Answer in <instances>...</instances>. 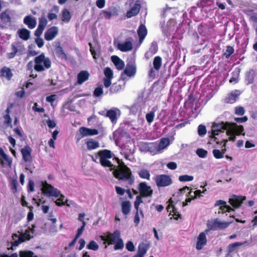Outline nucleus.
<instances>
[{
	"instance_id": "nucleus-1",
	"label": "nucleus",
	"mask_w": 257,
	"mask_h": 257,
	"mask_svg": "<svg viewBox=\"0 0 257 257\" xmlns=\"http://www.w3.org/2000/svg\"><path fill=\"white\" fill-rule=\"evenodd\" d=\"M110 170H113V175L116 179L127 181L130 185L134 184L135 179L132 175V171L123 162L119 165L114 166V168L110 169Z\"/></svg>"
},
{
	"instance_id": "nucleus-2",
	"label": "nucleus",
	"mask_w": 257,
	"mask_h": 257,
	"mask_svg": "<svg viewBox=\"0 0 257 257\" xmlns=\"http://www.w3.org/2000/svg\"><path fill=\"white\" fill-rule=\"evenodd\" d=\"M34 69L36 72H40L48 69L51 67V61L49 57L42 53L36 56L34 60Z\"/></svg>"
},
{
	"instance_id": "nucleus-3",
	"label": "nucleus",
	"mask_w": 257,
	"mask_h": 257,
	"mask_svg": "<svg viewBox=\"0 0 257 257\" xmlns=\"http://www.w3.org/2000/svg\"><path fill=\"white\" fill-rule=\"evenodd\" d=\"M97 155L100 159V163L103 167L114 168V166L108 159L112 157V153L108 150H102L97 152Z\"/></svg>"
},
{
	"instance_id": "nucleus-4",
	"label": "nucleus",
	"mask_w": 257,
	"mask_h": 257,
	"mask_svg": "<svg viewBox=\"0 0 257 257\" xmlns=\"http://www.w3.org/2000/svg\"><path fill=\"white\" fill-rule=\"evenodd\" d=\"M236 125V123L235 122H229L226 121H221L220 122L216 123L213 122L211 127L212 133L214 136H217L219 133L223 132L225 130H228L230 128V125Z\"/></svg>"
},
{
	"instance_id": "nucleus-5",
	"label": "nucleus",
	"mask_w": 257,
	"mask_h": 257,
	"mask_svg": "<svg viewBox=\"0 0 257 257\" xmlns=\"http://www.w3.org/2000/svg\"><path fill=\"white\" fill-rule=\"evenodd\" d=\"M230 223L229 222L220 221L218 219H216L213 221H208L207 224L208 229H206L205 232L207 233L210 230L224 229L229 225Z\"/></svg>"
},
{
	"instance_id": "nucleus-6",
	"label": "nucleus",
	"mask_w": 257,
	"mask_h": 257,
	"mask_svg": "<svg viewBox=\"0 0 257 257\" xmlns=\"http://www.w3.org/2000/svg\"><path fill=\"white\" fill-rule=\"evenodd\" d=\"M30 232L29 229H26L24 233H21L20 235H18L16 233L13 234L12 238L14 241L12 242V246H17L25 240H30L33 237L30 235Z\"/></svg>"
},
{
	"instance_id": "nucleus-7",
	"label": "nucleus",
	"mask_w": 257,
	"mask_h": 257,
	"mask_svg": "<svg viewBox=\"0 0 257 257\" xmlns=\"http://www.w3.org/2000/svg\"><path fill=\"white\" fill-rule=\"evenodd\" d=\"M154 180L158 188L169 186L173 183L171 177L166 174L157 175Z\"/></svg>"
},
{
	"instance_id": "nucleus-8",
	"label": "nucleus",
	"mask_w": 257,
	"mask_h": 257,
	"mask_svg": "<svg viewBox=\"0 0 257 257\" xmlns=\"http://www.w3.org/2000/svg\"><path fill=\"white\" fill-rule=\"evenodd\" d=\"M42 191L44 194L48 197H58L60 194L59 190L48 184L46 181L42 183Z\"/></svg>"
},
{
	"instance_id": "nucleus-9",
	"label": "nucleus",
	"mask_w": 257,
	"mask_h": 257,
	"mask_svg": "<svg viewBox=\"0 0 257 257\" xmlns=\"http://www.w3.org/2000/svg\"><path fill=\"white\" fill-rule=\"evenodd\" d=\"M79 132V133L76 134L75 137L77 142L85 137L92 136L98 134V131L97 129L89 128L84 126L80 127Z\"/></svg>"
},
{
	"instance_id": "nucleus-10",
	"label": "nucleus",
	"mask_w": 257,
	"mask_h": 257,
	"mask_svg": "<svg viewBox=\"0 0 257 257\" xmlns=\"http://www.w3.org/2000/svg\"><path fill=\"white\" fill-rule=\"evenodd\" d=\"M120 237V231L117 229L115 230L112 233L107 232L106 235H102L100 236L101 239L103 241L107 242L109 245L114 243Z\"/></svg>"
},
{
	"instance_id": "nucleus-11",
	"label": "nucleus",
	"mask_w": 257,
	"mask_h": 257,
	"mask_svg": "<svg viewBox=\"0 0 257 257\" xmlns=\"http://www.w3.org/2000/svg\"><path fill=\"white\" fill-rule=\"evenodd\" d=\"M138 189L139 190L140 195L143 197H151L153 195V191L150 186H148L145 182L139 183Z\"/></svg>"
},
{
	"instance_id": "nucleus-12",
	"label": "nucleus",
	"mask_w": 257,
	"mask_h": 257,
	"mask_svg": "<svg viewBox=\"0 0 257 257\" xmlns=\"http://www.w3.org/2000/svg\"><path fill=\"white\" fill-rule=\"evenodd\" d=\"M58 28L56 26H52L48 29L44 34V38L46 41L53 40L58 34Z\"/></svg>"
},
{
	"instance_id": "nucleus-13",
	"label": "nucleus",
	"mask_w": 257,
	"mask_h": 257,
	"mask_svg": "<svg viewBox=\"0 0 257 257\" xmlns=\"http://www.w3.org/2000/svg\"><path fill=\"white\" fill-rule=\"evenodd\" d=\"M141 8L140 1L137 0L131 9L126 12V17L127 18H131L136 16L139 13Z\"/></svg>"
},
{
	"instance_id": "nucleus-14",
	"label": "nucleus",
	"mask_w": 257,
	"mask_h": 257,
	"mask_svg": "<svg viewBox=\"0 0 257 257\" xmlns=\"http://www.w3.org/2000/svg\"><path fill=\"white\" fill-rule=\"evenodd\" d=\"M157 148V144L154 143L142 142L140 144V149L143 151L155 153Z\"/></svg>"
},
{
	"instance_id": "nucleus-15",
	"label": "nucleus",
	"mask_w": 257,
	"mask_h": 257,
	"mask_svg": "<svg viewBox=\"0 0 257 257\" xmlns=\"http://www.w3.org/2000/svg\"><path fill=\"white\" fill-rule=\"evenodd\" d=\"M218 206H220V211H218V213H220V212L224 213L226 212H230L231 211H234V209H232L229 205L226 204V203L225 201L222 200H218L216 201L215 204H214V206L216 207Z\"/></svg>"
},
{
	"instance_id": "nucleus-16",
	"label": "nucleus",
	"mask_w": 257,
	"mask_h": 257,
	"mask_svg": "<svg viewBox=\"0 0 257 257\" xmlns=\"http://www.w3.org/2000/svg\"><path fill=\"white\" fill-rule=\"evenodd\" d=\"M23 159L26 162L32 161L31 156L32 149L29 146H26L21 150Z\"/></svg>"
},
{
	"instance_id": "nucleus-17",
	"label": "nucleus",
	"mask_w": 257,
	"mask_h": 257,
	"mask_svg": "<svg viewBox=\"0 0 257 257\" xmlns=\"http://www.w3.org/2000/svg\"><path fill=\"white\" fill-rule=\"evenodd\" d=\"M207 243V238L204 232H201L197 237L196 248L201 250Z\"/></svg>"
},
{
	"instance_id": "nucleus-18",
	"label": "nucleus",
	"mask_w": 257,
	"mask_h": 257,
	"mask_svg": "<svg viewBox=\"0 0 257 257\" xmlns=\"http://www.w3.org/2000/svg\"><path fill=\"white\" fill-rule=\"evenodd\" d=\"M103 17L106 20H109L112 16L118 15V10L115 7L109 8L108 10H103L102 12Z\"/></svg>"
},
{
	"instance_id": "nucleus-19",
	"label": "nucleus",
	"mask_w": 257,
	"mask_h": 257,
	"mask_svg": "<svg viewBox=\"0 0 257 257\" xmlns=\"http://www.w3.org/2000/svg\"><path fill=\"white\" fill-rule=\"evenodd\" d=\"M117 112H119V110L117 108H113L108 110L106 111L105 116L108 117L113 124L116 123L117 120Z\"/></svg>"
},
{
	"instance_id": "nucleus-20",
	"label": "nucleus",
	"mask_w": 257,
	"mask_h": 257,
	"mask_svg": "<svg viewBox=\"0 0 257 257\" xmlns=\"http://www.w3.org/2000/svg\"><path fill=\"white\" fill-rule=\"evenodd\" d=\"M245 199V197L233 195L231 198L229 199V202L233 207L238 208L241 206Z\"/></svg>"
},
{
	"instance_id": "nucleus-21",
	"label": "nucleus",
	"mask_w": 257,
	"mask_h": 257,
	"mask_svg": "<svg viewBox=\"0 0 257 257\" xmlns=\"http://www.w3.org/2000/svg\"><path fill=\"white\" fill-rule=\"evenodd\" d=\"M13 76V74L10 68L7 66L2 67L0 71V77H5L8 81H10Z\"/></svg>"
},
{
	"instance_id": "nucleus-22",
	"label": "nucleus",
	"mask_w": 257,
	"mask_h": 257,
	"mask_svg": "<svg viewBox=\"0 0 257 257\" xmlns=\"http://www.w3.org/2000/svg\"><path fill=\"white\" fill-rule=\"evenodd\" d=\"M137 33L139 36V42L140 43H142L148 33L147 29L145 25L141 24L139 26L137 30Z\"/></svg>"
},
{
	"instance_id": "nucleus-23",
	"label": "nucleus",
	"mask_w": 257,
	"mask_h": 257,
	"mask_svg": "<svg viewBox=\"0 0 257 257\" xmlns=\"http://www.w3.org/2000/svg\"><path fill=\"white\" fill-rule=\"evenodd\" d=\"M90 74L87 71L82 70L77 75V83L81 85L83 83L88 80Z\"/></svg>"
},
{
	"instance_id": "nucleus-24",
	"label": "nucleus",
	"mask_w": 257,
	"mask_h": 257,
	"mask_svg": "<svg viewBox=\"0 0 257 257\" xmlns=\"http://www.w3.org/2000/svg\"><path fill=\"white\" fill-rule=\"evenodd\" d=\"M237 90L232 91L228 94L227 96L224 99V101L226 103L233 104L236 101L239 94L235 93L237 92Z\"/></svg>"
},
{
	"instance_id": "nucleus-25",
	"label": "nucleus",
	"mask_w": 257,
	"mask_h": 257,
	"mask_svg": "<svg viewBox=\"0 0 257 257\" xmlns=\"http://www.w3.org/2000/svg\"><path fill=\"white\" fill-rule=\"evenodd\" d=\"M23 22L30 29H34L37 24L36 19L31 15L26 16L24 19Z\"/></svg>"
},
{
	"instance_id": "nucleus-26",
	"label": "nucleus",
	"mask_w": 257,
	"mask_h": 257,
	"mask_svg": "<svg viewBox=\"0 0 257 257\" xmlns=\"http://www.w3.org/2000/svg\"><path fill=\"white\" fill-rule=\"evenodd\" d=\"M117 48L121 52H127L133 49V44L131 41H127L124 43H118Z\"/></svg>"
},
{
	"instance_id": "nucleus-27",
	"label": "nucleus",
	"mask_w": 257,
	"mask_h": 257,
	"mask_svg": "<svg viewBox=\"0 0 257 257\" xmlns=\"http://www.w3.org/2000/svg\"><path fill=\"white\" fill-rule=\"evenodd\" d=\"M136 72V67L134 64L127 63L124 73L127 76L131 77L134 76Z\"/></svg>"
},
{
	"instance_id": "nucleus-28",
	"label": "nucleus",
	"mask_w": 257,
	"mask_h": 257,
	"mask_svg": "<svg viewBox=\"0 0 257 257\" xmlns=\"http://www.w3.org/2000/svg\"><path fill=\"white\" fill-rule=\"evenodd\" d=\"M17 34L21 39L25 41H27L30 38V31L25 28L19 29Z\"/></svg>"
},
{
	"instance_id": "nucleus-29",
	"label": "nucleus",
	"mask_w": 257,
	"mask_h": 257,
	"mask_svg": "<svg viewBox=\"0 0 257 257\" xmlns=\"http://www.w3.org/2000/svg\"><path fill=\"white\" fill-rule=\"evenodd\" d=\"M124 83L120 84L117 82L114 83L110 87L109 92L111 94L120 92L124 87Z\"/></svg>"
},
{
	"instance_id": "nucleus-30",
	"label": "nucleus",
	"mask_w": 257,
	"mask_h": 257,
	"mask_svg": "<svg viewBox=\"0 0 257 257\" xmlns=\"http://www.w3.org/2000/svg\"><path fill=\"white\" fill-rule=\"evenodd\" d=\"M150 246V244L149 242L145 243L142 242L139 245L138 252L144 256L145 254L149 249Z\"/></svg>"
},
{
	"instance_id": "nucleus-31",
	"label": "nucleus",
	"mask_w": 257,
	"mask_h": 257,
	"mask_svg": "<svg viewBox=\"0 0 257 257\" xmlns=\"http://www.w3.org/2000/svg\"><path fill=\"white\" fill-rule=\"evenodd\" d=\"M169 202L170 204L167 207L168 211H169L170 208L171 207L172 210H170V212L173 213V215L174 216V219L176 220H178L179 218H181V215L177 211V208L175 207V206L173 205V201L171 198L169 199Z\"/></svg>"
},
{
	"instance_id": "nucleus-32",
	"label": "nucleus",
	"mask_w": 257,
	"mask_h": 257,
	"mask_svg": "<svg viewBox=\"0 0 257 257\" xmlns=\"http://www.w3.org/2000/svg\"><path fill=\"white\" fill-rule=\"evenodd\" d=\"M18 43H13L11 45L12 52L7 53V57L9 59H11L14 58L17 55V54L20 51V50H19L16 45H18Z\"/></svg>"
},
{
	"instance_id": "nucleus-33",
	"label": "nucleus",
	"mask_w": 257,
	"mask_h": 257,
	"mask_svg": "<svg viewBox=\"0 0 257 257\" xmlns=\"http://www.w3.org/2000/svg\"><path fill=\"white\" fill-rule=\"evenodd\" d=\"M158 51V46L156 43H152L149 50L146 53L145 57L147 59H149L153 55H154Z\"/></svg>"
},
{
	"instance_id": "nucleus-34",
	"label": "nucleus",
	"mask_w": 257,
	"mask_h": 257,
	"mask_svg": "<svg viewBox=\"0 0 257 257\" xmlns=\"http://www.w3.org/2000/svg\"><path fill=\"white\" fill-rule=\"evenodd\" d=\"M170 144V140L168 138L161 139L159 145H157L156 151H159L167 147Z\"/></svg>"
},
{
	"instance_id": "nucleus-35",
	"label": "nucleus",
	"mask_w": 257,
	"mask_h": 257,
	"mask_svg": "<svg viewBox=\"0 0 257 257\" xmlns=\"http://www.w3.org/2000/svg\"><path fill=\"white\" fill-rule=\"evenodd\" d=\"M131 203L129 201L122 202L121 204V211L123 215H127L130 212Z\"/></svg>"
},
{
	"instance_id": "nucleus-36",
	"label": "nucleus",
	"mask_w": 257,
	"mask_h": 257,
	"mask_svg": "<svg viewBox=\"0 0 257 257\" xmlns=\"http://www.w3.org/2000/svg\"><path fill=\"white\" fill-rule=\"evenodd\" d=\"M71 19V15L67 9H64L62 11V21L66 23L69 22Z\"/></svg>"
},
{
	"instance_id": "nucleus-37",
	"label": "nucleus",
	"mask_w": 257,
	"mask_h": 257,
	"mask_svg": "<svg viewBox=\"0 0 257 257\" xmlns=\"http://www.w3.org/2000/svg\"><path fill=\"white\" fill-rule=\"evenodd\" d=\"M229 129L232 131L234 133H235L237 136L241 135L242 133L244 131V127L241 125H231L230 128H229Z\"/></svg>"
},
{
	"instance_id": "nucleus-38",
	"label": "nucleus",
	"mask_w": 257,
	"mask_h": 257,
	"mask_svg": "<svg viewBox=\"0 0 257 257\" xmlns=\"http://www.w3.org/2000/svg\"><path fill=\"white\" fill-rule=\"evenodd\" d=\"M55 53L57 56L62 59H66L67 55L64 52L62 47L59 46L55 49Z\"/></svg>"
},
{
	"instance_id": "nucleus-39",
	"label": "nucleus",
	"mask_w": 257,
	"mask_h": 257,
	"mask_svg": "<svg viewBox=\"0 0 257 257\" xmlns=\"http://www.w3.org/2000/svg\"><path fill=\"white\" fill-rule=\"evenodd\" d=\"M162 59L160 56H156L153 60V66L155 69L159 70L162 66Z\"/></svg>"
},
{
	"instance_id": "nucleus-40",
	"label": "nucleus",
	"mask_w": 257,
	"mask_h": 257,
	"mask_svg": "<svg viewBox=\"0 0 257 257\" xmlns=\"http://www.w3.org/2000/svg\"><path fill=\"white\" fill-rule=\"evenodd\" d=\"M0 19L1 21L5 24L10 23L11 21V17L6 11L2 12L0 14Z\"/></svg>"
},
{
	"instance_id": "nucleus-41",
	"label": "nucleus",
	"mask_w": 257,
	"mask_h": 257,
	"mask_svg": "<svg viewBox=\"0 0 257 257\" xmlns=\"http://www.w3.org/2000/svg\"><path fill=\"white\" fill-rule=\"evenodd\" d=\"M234 52V48L231 46H227L225 51L222 54L223 57L228 59Z\"/></svg>"
},
{
	"instance_id": "nucleus-42",
	"label": "nucleus",
	"mask_w": 257,
	"mask_h": 257,
	"mask_svg": "<svg viewBox=\"0 0 257 257\" xmlns=\"http://www.w3.org/2000/svg\"><path fill=\"white\" fill-rule=\"evenodd\" d=\"M86 145L88 150H94L99 147V143L92 139L87 141Z\"/></svg>"
},
{
	"instance_id": "nucleus-43",
	"label": "nucleus",
	"mask_w": 257,
	"mask_h": 257,
	"mask_svg": "<svg viewBox=\"0 0 257 257\" xmlns=\"http://www.w3.org/2000/svg\"><path fill=\"white\" fill-rule=\"evenodd\" d=\"M138 174L140 177L142 179H145L148 180L150 179V173L148 170L145 168L142 169Z\"/></svg>"
},
{
	"instance_id": "nucleus-44",
	"label": "nucleus",
	"mask_w": 257,
	"mask_h": 257,
	"mask_svg": "<svg viewBox=\"0 0 257 257\" xmlns=\"http://www.w3.org/2000/svg\"><path fill=\"white\" fill-rule=\"evenodd\" d=\"M240 73V70L238 69L237 70L235 69L232 72V74L233 76L230 79L229 83L235 82V83L238 82V77Z\"/></svg>"
},
{
	"instance_id": "nucleus-45",
	"label": "nucleus",
	"mask_w": 257,
	"mask_h": 257,
	"mask_svg": "<svg viewBox=\"0 0 257 257\" xmlns=\"http://www.w3.org/2000/svg\"><path fill=\"white\" fill-rule=\"evenodd\" d=\"M0 156L8 163L9 167H11L12 161L9 156L5 153L3 148L0 147Z\"/></svg>"
},
{
	"instance_id": "nucleus-46",
	"label": "nucleus",
	"mask_w": 257,
	"mask_h": 257,
	"mask_svg": "<svg viewBox=\"0 0 257 257\" xmlns=\"http://www.w3.org/2000/svg\"><path fill=\"white\" fill-rule=\"evenodd\" d=\"M20 257H37L34 255V253L30 250L20 251L19 252Z\"/></svg>"
},
{
	"instance_id": "nucleus-47",
	"label": "nucleus",
	"mask_w": 257,
	"mask_h": 257,
	"mask_svg": "<svg viewBox=\"0 0 257 257\" xmlns=\"http://www.w3.org/2000/svg\"><path fill=\"white\" fill-rule=\"evenodd\" d=\"M244 242H236L233 243L229 244L228 246V252L231 253L232 252L236 247L240 246L244 244Z\"/></svg>"
},
{
	"instance_id": "nucleus-48",
	"label": "nucleus",
	"mask_w": 257,
	"mask_h": 257,
	"mask_svg": "<svg viewBox=\"0 0 257 257\" xmlns=\"http://www.w3.org/2000/svg\"><path fill=\"white\" fill-rule=\"evenodd\" d=\"M114 243H115L114 246V249L115 250L121 249L124 246L123 240L120 237L118 238Z\"/></svg>"
},
{
	"instance_id": "nucleus-49",
	"label": "nucleus",
	"mask_w": 257,
	"mask_h": 257,
	"mask_svg": "<svg viewBox=\"0 0 257 257\" xmlns=\"http://www.w3.org/2000/svg\"><path fill=\"white\" fill-rule=\"evenodd\" d=\"M48 23V21L45 16H43L39 18L38 27L45 29Z\"/></svg>"
},
{
	"instance_id": "nucleus-50",
	"label": "nucleus",
	"mask_w": 257,
	"mask_h": 257,
	"mask_svg": "<svg viewBox=\"0 0 257 257\" xmlns=\"http://www.w3.org/2000/svg\"><path fill=\"white\" fill-rule=\"evenodd\" d=\"M87 248L89 249L96 251L98 249L99 246L95 241L91 240L87 245Z\"/></svg>"
},
{
	"instance_id": "nucleus-51",
	"label": "nucleus",
	"mask_w": 257,
	"mask_h": 257,
	"mask_svg": "<svg viewBox=\"0 0 257 257\" xmlns=\"http://www.w3.org/2000/svg\"><path fill=\"white\" fill-rule=\"evenodd\" d=\"M196 154L197 155L201 158H205L208 154V152L202 148H199L197 149L196 150Z\"/></svg>"
},
{
	"instance_id": "nucleus-52",
	"label": "nucleus",
	"mask_w": 257,
	"mask_h": 257,
	"mask_svg": "<svg viewBox=\"0 0 257 257\" xmlns=\"http://www.w3.org/2000/svg\"><path fill=\"white\" fill-rule=\"evenodd\" d=\"M143 197L142 195H140L136 197V200L134 202V206L136 210H139V205L141 203H143L142 198Z\"/></svg>"
},
{
	"instance_id": "nucleus-53",
	"label": "nucleus",
	"mask_w": 257,
	"mask_h": 257,
	"mask_svg": "<svg viewBox=\"0 0 257 257\" xmlns=\"http://www.w3.org/2000/svg\"><path fill=\"white\" fill-rule=\"evenodd\" d=\"M193 176H189L188 175L180 176L179 177V180L180 182L191 181L193 180Z\"/></svg>"
},
{
	"instance_id": "nucleus-54",
	"label": "nucleus",
	"mask_w": 257,
	"mask_h": 257,
	"mask_svg": "<svg viewBox=\"0 0 257 257\" xmlns=\"http://www.w3.org/2000/svg\"><path fill=\"white\" fill-rule=\"evenodd\" d=\"M212 154L214 157L217 159H220L223 158L222 152L220 150L217 149H214L212 151Z\"/></svg>"
},
{
	"instance_id": "nucleus-55",
	"label": "nucleus",
	"mask_w": 257,
	"mask_h": 257,
	"mask_svg": "<svg viewBox=\"0 0 257 257\" xmlns=\"http://www.w3.org/2000/svg\"><path fill=\"white\" fill-rule=\"evenodd\" d=\"M58 197L59 198L57 199L55 202L56 204L59 206H61L65 205V203L64 201L65 196L63 195L60 194V195Z\"/></svg>"
},
{
	"instance_id": "nucleus-56",
	"label": "nucleus",
	"mask_w": 257,
	"mask_h": 257,
	"mask_svg": "<svg viewBox=\"0 0 257 257\" xmlns=\"http://www.w3.org/2000/svg\"><path fill=\"white\" fill-rule=\"evenodd\" d=\"M104 74L105 78H113V72L110 68L106 67L104 71Z\"/></svg>"
},
{
	"instance_id": "nucleus-57",
	"label": "nucleus",
	"mask_w": 257,
	"mask_h": 257,
	"mask_svg": "<svg viewBox=\"0 0 257 257\" xmlns=\"http://www.w3.org/2000/svg\"><path fill=\"white\" fill-rule=\"evenodd\" d=\"M155 117V112L153 111L147 113L146 115V118L147 122L149 123L152 122L154 121Z\"/></svg>"
},
{
	"instance_id": "nucleus-58",
	"label": "nucleus",
	"mask_w": 257,
	"mask_h": 257,
	"mask_svg": "<svg viewBox=\"0 0 257 257\" xmlns=\"http://www.w3.org/2000/svg\"><path fill=\"white\" fill-rule=\"evenodd\" d=\"M103 91L102 86H99L95 88L93 91V95L95 97H99L103 94Z\"/></svg>"
},
{
	"instance_id": "nucleus-59",
	"label": "nucleus",
	"mask_w": 257,
	"mask_h": 257,
	"mask_svg": "<svg viewBox=\"0 0 257 257\" xmlns=\"http://www.w3.org/2000/svg\"><path fill=\"white\" fill-rule=\"evenodd\" d=\"M4 117L5 118L4 123L12 127V119L10 115L9 114H6L4 116Z\"/></svg>"
},
{
	"instance_id": "nucleus-60",
	"label": "nucleus",
	"mask_w": 257,
	"mask_h": 257,
	"mask_svg": "<svg viewBox=\"0 0 257 257\" xmlns=\"http://www.w3.org/2000/svg\"><path fill=\"white\" fill-rule=\"evenodd\" d=\"M198 133L199 136H203L206 133V129L205 125L200 124L198 126Z\"/></svg>"
},
{
	"instance_id": "nucleus-61",
	"label": "nucleus",
	"mask_w": 257,
	"mask_h": 257,
	"mask_svg": "<svg viewBox=\"0 0 257 257\" xmlns=\"http://www.w3.org/2000/svg\"><path fill=\"white\" fill-rule=\"evenodd\" d=\"M11 189L13 192H17L18 181L16 179H12L11 182Z\"/></svg>"
},
{
	"instance_id": "nucleus-62",
	"label": "nucleus",
	"mask_w": 257,
	"mask_h": 257,
	"mask_svg": "<svg viewBox=\"0 0 257 257\" xmlns=\"http://www.w3.org/2000/svg\"><path fill=\"white\" fill-rule=\"evenodd\" d=\"M30 209V211L28 212L27 215V220L28 222L32 221L34 219V213L33 212V207L31 206L28 207Z\"/></svg>"
},
{
	"instance_id": "nucleus-63",
	"label": "nucleus",
	"mask_w": 257,
	"mask_h": 257,
	"mask_svg": "<svg viewBox=\"0 0 257 257\" xmlns=\"http://www.w3.org/2000/svg\"><path fill=\"white\" fill-rule=\"evenodd\" d=\"M245 112L244 108L242 106H238L235 107V113L237 115H242Z\"/></svg>"
},
{
	"instance_id": "nucleus-64",
	"label": "nucleus",
	"mask_w": 257,
	"mask_h": 257,
	"mask_svg": "<svg viewBox=\"0 0 257 257\" xmlns=\"http://www.w3.org/2000/svg\"><path fill=\"white\" fill-rule=\"evenodd\" d=\"M234 134L232 131H231L230 130L228 129V130H227L226 131V135H231V136H230L228 140L229 141H232V142H234L236 140V137L234 135Z\"/></svg>"
}]
</instances>
